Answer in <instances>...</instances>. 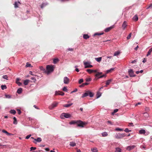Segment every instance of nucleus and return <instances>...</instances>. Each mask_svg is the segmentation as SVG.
Masks as SVG:
<instances>
[{"instance_id": "obj_1", "label": "nucleus", "mask_w": 152, "mask_h": 152, "mask_svg": "<svg viewBox=\"0 0 152 152\" xmlns=\"http://www.w3.org/2000/svg\"><path fill=\"white\" fill-rule=\"evenodd\" d=\"M55 68L54 66L52 64L47 65L46 67V73L49 75L54 71Z\"/></svg>"}, {"instance_id": "obj_2", "label": "nucleus", "mask_w": 152, "mask_h": 152, "mask_svg": "<svg viewBox=\"0 0 152 152\" xmlns=\"http://www.w3.org/2000/svg\"><path fill=\"white\" fill-rule=\"evenodd\" d=\"M94 95V94L91 92L90 91H86L85 93L83 94L82 96V98H83L87 96H89L90 97H92Z\"/></svg>"}, {"instance_id": "obj_3", "label": "nucleus", "mask_w": 152, "mask_h": 152, "mask_svg": "<svg viewBox=\"0 0 152 152\" xmlns=\"http://www.w3.org/2000/svg\"><path fill=\"white\" fill-rule=\"evenodd\" d=\"M87 123L85 122H83V121L78 120L77 126L80 127H83L84 126L87 124Z\"/></svg>"}, {"instance_id": "obj_4", "label": "nucleus", "mask_w": 152, "mask_h": 152, "mask_svg": "<svg viewBox=\"0 0 152 152\" xmlns=\"http://www.w3.org/2000/svg\"><path fill=\"white\" fill-rule=\"evenodd\" d=\"M83 63L85 66L84 68H91L93 67V66L90 64L91 62L90 61L85 62L84 61Z\"/></svg>"}, {"instance_id": "obj_5", "label": "nucleus", "mask_w": 152, "mask_h": 152, "mask_svg": "<svg viewBox=\"0 0 152 152\" xmlns=\"http://www.w3.org/2000/svg\"><path fill=\"white\" fill-rule=\"evenodd\" d=\"M126 136L125 133L118 134L115 135V138L116 139H120Z\"/></svg>"}, {"instance_id": "obj_6", "label": "nucleus", "mask_w": 152, "mask_h": 152, "mask_svg": "<svg viewBox=\"0 0 152 152\" xmlns=\"http://www.w3.org/2000/svg\"><path fill=\"white\" fill-rule=\"evenodd\" d=\"M71 116L70 115L66 113H63L61 114L60 116L61 118H63L64 117L66 118H69Z\"/></svg>"}, {"instance_id": "obj_7", "label": "nucleus", "mask_w": 152, "mask_h": 152, "mask_svg": "<svg viewBox=\"0 0 152 152\" xmlns=\"http://www.w3.org/2000/svg\"><path fill=\"white\" fill-rule=\"evenodd\" d=\"M128 72L130 77H134L136 76V75L134 74V71L132 69H129Z\"/></svg>"}, {"instance_id": "obj_8", "label": "nucleus", "mask_w": 152, "mask_h": 152, "mask_svg": "<svg viewBox=\"0 0 152 152\" xmlns=\"http://www.w3.org/2000/svg\"><path fill=\"white\" fill-rule=\"evenodd\" d=\"M58 103V102H54L52 103L50 106H49V108L50 110L53 109L54 108L57 106Z\"/></svg>"}, {"instance_id": "obj_9", "label": "nucleus", "mask_w": 152, "mask_h": 152, "mask_svg": "<svg viewBox=\"0 0 152 152\" xmlns=\"http://www.w3.org/2000/svg\"><path fill=\"white\" fill-rule=\"evenodd\" d=\"M55 94L56 95H60L62 96H63L64 95V93L62 91H56L55 92Z\"/></svg>"}, {"instance_id": "obj_10", "label": "nucleus", "mask_w": 152, "mask_h": 152, "mask_svg": "<svg viewBox=\"0 0 152 152\" xmlns=\"http://www.w3.org/2000/svg\"><path fill=\"white\" fill-rule=\"evenodd\" d=\"M69 79L66 77L64 78V84H68L69 82Z\"/></svg>"}, {"instance_id": "obj_11", "label": "nucleus", "mask_w": 152, "mask_h": 152, "mask_svg": "<svg viewBox=\"0 0 152 152\" xmlns=\"http://www.w3.org/2000/svg\"><path fill=\"white\" fill-rule=\"evenodd\" d=\"M42 139L41 137H38L37 139H34L35 141L33 142L35 144L37 143V142H40L42 141Z\"/></svg>"}, {"instance_id": "obj_12", "label": "nucleus", "mask_w": 152, "mask_h": 152, "mask_svg": "<svg viewBox=\"0 0 152 152\" xmlns=\"http://www.w3.org/2000/svg\"><path fill=\"white\" fill-rule=\"evenodd\" d=\"M134 147H135V146L134 145L128 146L127 147L126 149L129 151L134 148Z\"/></svg>"}, {"instance_id": "obj_13", "label": "nucleus", "mask_w": 152, "mask_h": 152, "mask_svg": "<svg viewBox=\"0 0 152 152\" xmlns=\"http://www.w3.org/2000/svg\"><path fill=\"white\" fill-rule=\"evenodd\" d=\"M102 72H97V73L95 75V77L97 78L96 79H98V77L100 76V75H102Z\"/></svg>"}, {"instance_id": "obj_14", "label": "nucleus", "mask_w": 152, "mask_h": 152, "mask_svg": "<svg viewBox=\"0 0 152 152\" xmlns=\"http://www.w3.org/2000/svg\"><path fill=\"white\" fill-rule=\"evenodd\" d=\"M127 26L126 22V21H124L122 25V28L123 30H124Z\"/></svg>"}, {"instance_id": "obj_15", "label": "nucleus", "mask_w": 152, "mask_h": 152, "mask_svg": "<svg viewBox=\"0 0 152 152\" xmlns=\"http://www.w3.org/2000/svg\"><path fill=\"white\" fill-rule=\"evenodd\" d=\"M2 132L6 134L8 136H10L12 135H13V134L9 133L7 131L5 130L4 129H3L2 131Z\"/></svg>"}, {"instance_id": "obj_16", "label": "nucleus", "mask_w": 152, "mask_h": 152, "mask_svg": "<svg viewBox=\"0 0 152 152\" xmlns=\"http://www.w3.org/2000/svg\"><path fill=\"white\" fill-rule=\"evenodd\" d=\"M113 28V26H111L110 27L107 28H106L105 30L104 31L105 32H107L109 31L110 30H111Z\"/></svg>"}, {"instance_id": "obj_17", "label": "nucleus", "mask_w": 152, "mask_h": 152, "mask_svg": "<svg viewBox=\"0 0 152 152\" xmlns=\"http://www.w3.org/2000/svg\"><path fill=\"white\" fill-rule=\"evenodd\" d=\"M78 120L77 121H72L69 123L70 124H76L77 125Z\"/></svg>"}, {"instance_id": "obj_18", "label": "nucleus", "mask_w": 152, "mask_h": 152, "mask_svg": "<svg viewBox=\"0 0 152 152\" xmlns=\"http://www.w3.org/2000/svg\"><path fill=\"white\" fill-rule=\"evenodd\" d=\"M95 60H96L97 62H100L101 61V60L102 59V57H98V58H95Z\"/></svg>"}, {"instance_id": "obj_19", "label": "nucleus", "mask_w": 152, "mask_h": 152, "mask_svg": "<svg viewBox=\"0 0 152 152\" xmlns=\"http://www.w3.org/2000/svg\"><path fill=\"white\" fill-rule=\"evenodd\" d=\"M72 104H73V103H71L70 104H64V105H63V106L64 107H69L70 106H71L72 105Z\"/></svg>"}, {"instance_id": "obj_20", "label": "nucleus", "mask_w": 152, "mask_h": 152, "mask_svg": "<svg viewBox=\"0 0 152 152\" xmlns=\"http://www.w3.org/2000/svg\"><path fill=\"white\" fill-rule=\"evenodd\" d=\"M115 152H121V149L119 148H115Z\"/></svg>"}, {"instance_id": "obj_21", "label": "nucleus", "mask_w": 152, "mask_h": 152, "mask_svg": "<svg viewBox=\"0 0 152 152\" xmlns=\"http://www.w3.org/2000/svg\"><path fill=\"white\" fill-rule=\"evenodd\" d=\"M152 52V48H151L148 50V53L146 55V56H148L151 54V52Z\"/></svg>"}, {"instance_id": "obj_22", "label": "nucleus", "mask_w": 152, "mask_h": 152, "mask_svg": "<svg viewBox=\"0 0 152 152\" xmlns=\"http://www.w3.org/2000/svg\"><path fill=\"white\" fill-rule=\"evenodd\" d=\"M90 37L87 34H84L83 35V38L85 39H88Z\"/></svg>"}, {"instance_id": "obj_23", "label": "nucleus", "mask_w": 152, "mask_h": 152, "mask_svg": "<svg viewBox=\"0 0 152 152\" xmlns=\"http://www.w3.org/2000/svg\"><path fill=\"white\" fill-rule=\"evenodd\" d=\"M139 133L140 134H145V130L144 129H141L139 131Z\"/></svg>"}, {"instance_id": "obj_24", "label": "nucleus", "mask_w": 152, "mask_h": 152, "mask_svg": "<svg viewBox=\"0 0 152 152\" xmlns=\"http://www.w3.org/2000/svg\"><path fill=\"white\" fill-rule=\"evenodd\" d=\"M22 92V89L21 88H18L17 91V93L18 94H20Z\"/></svg>"}, {"instance_id": "obj_25", "label": "nucleus", "mask_w": 152, "mask_h": 152, "mask_svg": "<svg viewBox=\"0 0 152 152\" xmlns=\"http://www.w3.org/2000/svg\"><path fill=\"white\" fill-rule=\"evenodd\" d=\"M13 119L14 120L13 123L14 124H17V119L15 117H14L13 118Z\"/></svg>"}, {"instance_id": "obj_26", "label": "nucleus", "mask_w": 152, "mask_h": 152, "mask_svg": "<svg viewBox=\"0 0 152 152\" xmlns=\"http://www.w3.org/2000/svg\"><path fill=\"white\" fill-rule=\"evenodd\" d=\"M102 136L103 137H106L108 135V134L107 132H104L102 133Z\"/></svg>"}, {"instance_id": "obj_27", "label": "nucleus", "mask_w": 152, "mask_h": 152, "mask_svg": "<svg viewBox=\"0 0 152 152\" xmlns=\"http://www.w3.org/2000/svg\"><path fill=\"white\" fill-rule=\"evenodd\" d=\"M10 112L13 115H15L16 113V111L15 110H10Z\"/></svg>"}, {"instance_id": "obj_28", "label": "nucleus", "mask_w": 152, "mask_h": 152, "mask_svg": "<svg viewBox=\"0 0 152 152\" xmlns=\"http://www.w3.org/2000/svg\"><path fill=\"white\" fill-rule=\"evenodd\" d=\"M76 144L74 142H70L69 145L72 147H74L76 145Z\"/></svg>"}, {"instance_id": "obj_29", "label": "nucleus", "mask_w": 152, "mask_h": 152, "mask_svg": "<svg viewBox=\"0 0 152 152\" xmlns=\"http://www.w3.org/2000/svg\"><path fill=\"white\" fill-rule=\"evenodd\" d=\"M112 80H113L112 79H110L107 80L106 83V85H108L110 83V82L112 81Z\"/></svg>"}, {"instance_id": "obj_30", "label": "nucleus", "mask_w": 152, "mask_h": 152, "mask_svg": "<svg viewBox=\"0 0 152 152\" xmlns=\"http://www.w3.org/2000/svg\"><path fill=\"white\" fill-rule=\"evenodd\" d=\"M138 17L137 15H134L133 17V19L135 21H137L138 20Z\"/></svg>"}, {"instance_id": "obj_31", "label": "nucleus", "mask_w": 152, "mask_h": 152, "mask_svg": "<svg viewBox=\"0 0 152 152\" xmlns=\"http://www.w3.org/2000/svg\"><path fill=\"white\" fill-rule=\"evenodd\" d=\"M29 82V80H26L24 81V84L25 85H27L28 84Z\"/></svg>"}, {"instance_id": "obj_32", "label": "nucleus", "mask_w": 152, "mask_h": 152, "mask_svg": "<svg viewBox=\"0 0 152 152\" xmlns=\"http://www.w3.org/2000/svg\"><path fill=\"white\" fill-rule=\"evenodd\" d=\"M101 96V93L99 92H98L96 94V98L98 99Z\"/></svg>"}, {"instance_id": "obj_33", "label": "nucleus", "mask_w": 152, "mask_h": 152, "mask_svg": "<svg viewBox=\"0 0 152 152\" xmlns=\"http://www.w3.org/2000/svg\"><path fill=\"white\" fill-rule=\"evenodd\" d=\"M91 151L93 152H97L98 151L97 148H94L91 149Z\"/></svg>"}, {"instance_id": "obj_34", "label": "nucleus", "mask_w": 152, "mask_h": 152, "mask_svg": "<svg viewBox=\"0 0 152 152\" xmlns=\"http://www.w3.org/2000/svg\"><path fill=\"white\" fill-rule=\"evenodd\" d=\"M86 71L89 74L93 72V70L88 69L86 70Z\"/></svg>"}, {"instance_id": "obj_35", "label": "nucleus", "mask_w": 152, "mask_h": 152, "mask_svg": "<svg viewBox=\"0 0 152 152\" xmlns=\"http://www.w3.org/2000/svg\"><path fill=\"white\" fill-rule=\"evenodd\" d=\"M40 69L41 70L43 71L44 72H45L46 73V70L43 68V67L42 66H41L40 67Z\"/></svg>"}, {"instance_id": "obj_36", "label": "nucleus", "mask_w": 152, "mask_h": 152, "mask_svg": "<svg viewBox=\"0 0 152 152\" xmlns=\"http://www.w3.org/2000/svg\"><path fill=\"white\" fill-rule=\"evenodd\" d=\"M58 61L59 60L58 58H55L53 60V63L54 64H56Z\"/></svg>"}, {"instance_id": "obj_37", "label": "nucleus", "mask_w": 152, "mask_h": 152, "mask_svg": "<svg viewBox=\"0 0 152 152\" xmlns=\"http://www.w3.org/2000/svg\"><path fill=\"white\" fill-rule=\"evenodd\" d=\"M120 54V52L119 51H117L115 52L114 54V56H116L119 55Z\"/></svg>"}, {"instance_id": "obj_38", "label": "nucleus", "mask_w": 152, "mask_h": 152, "mask_svg": "<svg viewBox=\"0 0 152 152\" xmlns=\"http://www.w3.org/2000/svg\"><path fill=\"white\" fill-rule=\"evenodd\" d=\"M1 89L2 90H4V89H6L7 88L6 86L5 85H1Z\"/></svg>"}, {"instance_id": "obj_39", "label": "nucleus", "mask_w": 152, "mask_h": 152, "mask_svg": "<svg viewBox=\"0 0 152 152\" xmlns=\"http://www.w3.org/2000/svg\"><path fill=\"white\" fill-rule=\"evenodd\" d=\"M47 4L45 3H43L41 5V8H43Z\"/></svg>"}, {"instance_id": "obj_40", "label": "nucleus", "mask_w": 152, "mask_h": 152, "mask_svg": "<svg viewBox=\"0 0 152 152\" xmlns=\"http://www.w3.org/2000/svg\"><path fill=\"white\" fill-rule=\"evenodd\" d=\"M26 67H32V66L31 64H29L27 62L26 64Z\"/></svg>"}, {"instance_id": "obj_41", "label": "nucleus", "mask_w": 152, "mask_h": 152, "mask_svg": "<svg viewBox=\"0 0 152 152\" xmlns=\"http://www.w3.org/2000/svg\"><path fill=\"white\" fill-rule=\"evenodd\" d=\"M114 68H112L110 69L107 70V73H108L112 71L113 70H114Z\"/></svg>"}, {"instance_id": "obj_42", "label": "nucleus", "mask_w": 152, "mask_h": 152, "mask_svg": "<svg viewBox=\"0 0 152 152\" xmlns=\"http://www.w3.org/2000/svg\"><path fill=\"white\" fill-rule=\"evenodd\" d=\"M103 34V33H96L94 34V36H95L96 35H101Z\"/></svg>"}, {"instance_id": "obj_43", "label": "nucleus", "mask_w": 152, "mask_h": 152, "mask_svg": "<svg viewBox=\"0 0 152 152\" xmlns=\"http://www.w3.org/2000/svg\"><path fill=\"white\" fill-rule=\"evenodd\" d=\"M118 110V109H115L114 110V111L112 113V115H113L115 113L117 112Z\"/></svg>"}, {"instance_id": "obj_44", "label": "nucleus", "mask_w": 152, "mask_h": 152, "mask_svg": "<svg viewBox=\"0 0 152 152\" xmlns=\"http://www.w3.org/2000/svg\"><path fill=\"white\" fill-rule=\"evenodd\" d=\"M115 130L116 131H122L123 130V129L121 128H116L115 129Z\"/></svg>"}, {"instance_id": "obj_45", "label": "nucleus", "mask_w": 152, "mask_h": 152, "mask_svg": "<svg viewBox=\"0 0 152 152\" xmlns=\"http://www.w3.org/2000/svg\"><path fill=\"white\" fill-rule=\"evenodd\" d=\"M125 132L126 133H128L131 131V130L129 129L128 128H126L124 130Z\"/></svg>"}, {"instance_id": "obj_46", "label": "nucleus", "mask_w": 152, "mask_h": 152, "mask_svg": "<svg viewBox=\"0 0 152 152\" xmlns=\"http://www.w3.org/2000/svg\"><path fill=\"white\" fill-rule=\"evenodd\" d=\"M143 114L144 115V116L146 118L148 117L149 116V115L147 112H145L143 113Z\"/></svg>"}, {"instance_id": "obj_47", "label": "nucleus", "mask_w": 152, "mask_h": 152, "mask_svg": "<svg viewBox=\"0 0 152 152\" xmlns=\"http://www.w3.org/2000/svg\"><path fill=\"white\" fill-rule=\"evenodd\" d=\"M83 82V79H80L78 81L79 84H81Z\"/></svg>"}, {"instance_id": "obj_48", "label": "nucleus", "mask_w": 152, "mask_h": 152, "mask_svg": "<svg viewBox=\"0 0 152 152\" xmlns=\"http://www.w3.org/2000/svg\"><path fill=\"white\" fill-rule=\"evenodd\" d=\"M106 76V74H104L100 76L99 77H98V78L99 79L100 78H102L103 77H105Z\"/></svg>"}, {"instance_id": "obj_49", "label": "nucleus", "mask_w": 152, "mask_h": 152, "mask_svg": "<svg viewBox=\"0 0 152 152\" xmlns=\"http://www.w3.org/2000/svg\"><path fill=\"white\" fill-rule=\"evenodd\" d=\"M5 97L6 98H11V96L9 95L6 94L5 95Z\"/></svg>"}, {"instance_id": "obj_50", "label": "nucleus", "mask_w": 152, "mask_h": 152, "mask_svg": "<svg viewBox=\"0 0 152 152\" xmlns=\"http://www.w3.org/2000/svg\"><path fill=\"white\" fill-rule=\"evenodd\" d=\"M3 78L7 80H8V77L7 75H4L2 77Z\"/></svg>"}, {"instance_id": "obj_51", "label": "nucleus", "mask_w": 152, "mask_h": 152, "mask_svg": "<svg viewBox=\"0 0 152 152\" xmlns=\"http://www.w3.org/2000/svg\"><path fill=\"white\" fill-rule=\"evenodd\" d=\"M91 78H86V82H90L91 80Z\"/></svg>"}, {"instance_id": "obj_52", "label": "nucleus", "mask_w": 152, "mask_h": 152, "mask_svg": "<svg viewBox=\"0 0 152 152\" xmlns=\"http://www.w3.org/2000/svg\"><path fill=\"white\" fill-rule=\"evenodd\" d=\"M14 6L15 7V8H17L18 7V4L17 2H15L14 4Z\"/></svg>"}, {"instance_id": "obj_53", "label": "nucleus", "mask_w": 152, "mask_h": 152, "mask_svg": "<svg viewBox=\"0 0 152 152\" xmlns=\"http://www.w3.org/2000/svg\"><path fill=\"white\" fill-rule=\"evenodd\" d=\"M145 110L146 112L149 111L150 110L149 108L148 107H146L145 108Z\"/></svg>"}, {"instance_id": "obj_54", "label": "nucleus", "mask_w": 152, "mask_h": 152, "mask_svg": "<svg viewBox=\"0 0 152 152\" xmlns=\"http://www.w3.org/2000/svg\"><path fill=\"white\" fill-rule=\"evenodd\" d=\"M63 90L64 91H66L67 92V88H66V87H64L63 88Z\"/></svg>"}, {"instance_id": "obj_55", "label": "nucleus", "mask_w": 152, "mask_h": 152, "mask_svg": "<svg viewBox=\"0 0 152 152\" xmlns=\"http://www.w3.org/2000/svg\"><path fill=\"white\" fill-rule=\"evenodd\" d=\"M31 136V134L28 135L26 137L25 139H28Z\"/></svg>"}, {"instance_id": "obj_56", "label": "nucleus", "mask_w": 152, "mask_h": 152, "mask_svg": "<svg viewBox=\"0 0 152 152\" xmlns=\"http://www.w3.org/2000/svg\"><path fill=\"white\" fill-rule=\"evenodd\" d=\"M131 36V33H130L128 35V36L127 37V39H130V37Z\"/></svg>"}, {"instance_id": "obj_57", "label": "nucleus", "mask_w": 152, "mask_h": 152, "mask_svg": "<svg viewBox=\"0 0 152 152\" xmlns=\"http://www.w3.org/2000/svg\"><path fill=\"white\" fill-rule=\"evenodd\" d=\"M36 149V147H32L30 148V151H32L33 150H35Z\"/></svg>"}, {"instance_id": "obj_58", "label": "nucleus", "mask_w": 152, "mask_h": 152, "mask_svg": "<svg viewBox=\"0 0 152 152\" xmlns=\"http://www.w3.org/2000/svg\"><path fill=\"white\" fill-rule=\"evenodd\" d=\"M31 79L34 82H35L36 81V79L34 77H31Z\"/></svg>"}, {"instance_id": "obj_59", "label": "nucleus", "mask_w": 152, "mask_h": 152, "mask_svg": "<svg viewBox=\"0 0 152 152\" xmlns=\"http://www.w3.org/2000/svg\"><path fill=\"white\" fill-rule=\"evenodd\" d=\"M151 8H152V4H151L148 7H147V9H148Z\"/></svg>"}, {"instance_id": "obj_60", "label": "nucleus", "mask_w": 152, "mask_h": 152, "mask_svg": "<svg viewBox=\"0 0 152 152\" xmlns=\"http://www.w3.org/2000/svg\"><path fill=\"white\" fill-rule=\"evenodd\" d=\"M16 83L19 86H21L22 85V83L19 82H18Z\"/></svg>"}, {"instance_id": "obj_61", "label": "nucleus", "mask_w": 152, "mask_h": 152, "mask_svg": "<svg viewBox=\"0 0 152 152\" xmlns=\"http://www.w3.org/2000/svg\"><path fill=\"white\" fill-rule=\"evenodd\" d=\"M17 110L18 111V114L19 115H20L21 113V110L20 109H17Z\"/></svg>"}, {"instance_id": "obj_62", "label": "nucleus", "mask_w": 152, "mask_h": 152, "mask_svg": "<svg viewBox=\"0 0 152 152\" xmlns=\"http://www.w3.org/2000/svg\"><path fill=\"white\" fill-rule=\"evenodd\" d=\"M67 50L69 51H72L73 50V49L72 48H68L67 49Z\"/></svg>"}, {"instance_id": "obj_63", "label": "nucleus", "mask_w": 152, "mask_h": 152, "mask_svg": "<svg viewBox=\"0 0 152 152\" xmlns=\"http://www.w3.org/2000/svg\"><path fill=\"white\" fill-rule=\"evenodd\" d=\"M107 123L111 125H113V124L112 123V122L110 121H107Z\"/></svg>"}, {"instance_id": "obj_64", "label": "nucleus", "mask_w": 152, "mask_h": 152, "mask_svg": "<svg viewBox=\"0 0 152 152\" xmlns=\"http://www.w3.org/2000/svg\"><path fill=\"white\" fill-rule=\"evenodd\" d=\"M84 86L83 83L81 85L79 86V87L80 88L83 87Z\"/></svg>"}]
</instances>
